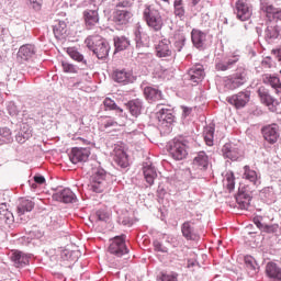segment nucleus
<instances>
[{
    "instance_id": "obj_1",
    "label": "nucleus",
    "mask_w": 281,
    "mask_h": 281,
    "mask_svg": "<svg viewBox=\"0 0 281 281\" xmlns=\"http://www.w3.org/2000/svg\"><path fill=\"white\" fill-rule=\"evenodd\" d=\"M85 44L99 60H106L109 58L111 46H109V42H106L102 36L90 35L86 38Z\"/></svg>"
},
{
    "instance_id": "obj_2",
    "label": "nucleus",
    "mask_w": 281,
    "mask_h": 281,
    "mask_svg": "<svg viewBox=\"0 0 281 281\" xmlns=\"http://www.w3.org/2000/svg\"><path fill=\"white\" fill-rule=\"evenodd\" d=\"M109 175L106 173V170H104L102 167H92L89 190L95 192L97 194L104 192V190H106V186H109V182L106 181Z\"/></svg>"
},
{
    "instance_id": "obj_3",
    "label": "nucleus",
    "mask_w": 281,
    "mask_h": 281,
    "mask_svg": "<svg viewBox=\"0 0 281 281\" xmlns=\"http://www.w3.org/2000/svg\"><path fill=\"white\" fill-rule=\"evenodd\" d=\"M143 21H145L146 25L153 30V32H161V29L164 27L161 12L150 4L145 5Z\"/></svg>"
},
{
    "instance_id": "obj_4",
    "label": "nucleus",
    "mask_w": 281,
    "mask_h": 281,
    "mask_svg": "<svg viewBox=\"0 0 281 281\" xmlns=\"http://www.w3.org/2000/svg\"><path fill=\"white\" fill-rule=\"evenodd\" d=\"M169 155L176 161H181L188 157V140L183 138H173L168 143Z\"/></svg>"
},
{
    "instance_id": "obj_5",
    "label": "nucleus",
    "mask_w": 281,
    "mask_h": 281,
    "mask_svg": "<svg viewBox=\"0 0 281 281\" xmlns=\"http://www.w3.org/2000/svg\"><path fill=\"white\" fill-rule=\"evenodd\" d=\"M109 252L116 258H122L128 254V247H126V235L115 236L111 239L109 246Z\"/></svg>"
},
{
    "instance_id": "obj_6",
    "label": "nucleus",
    "mask_w": 281,
    "mask_h": 281,
    "mask_svg": "<svg viewBox=\"0 0 281 281\" xmlns=\"http://www.w3.org/2000/svg\"><path fill=\"white\" fill-rule=\"evenodd\" d=\"M223 82L225 89L234 91V89H238V87H243V85L247 82V72L243 70L232 75L231 77H225Z\"/></svg>"
},
{
    "instance_id": "obj_7",
    "label": "nucleus",
    "mask_w": 281,
    "mask_h": 281,
    "mask_svg": "<svg viewBox=\"0 0 281 281\" xmlns=\"http://www.w3.org/2000/svg\"><path fill=\"white\" fill-rule=\"evenodd\" d=\"M234 12L239 21H249V19H251V14L254 13V9L251 8V4L247 2V0H237Z\"/></svg>"
},
{
    "instance_id": "obj_8",
    "label": "nucleus",
    "mask_w": 281,
    "mask_h": 281,
    "mask_svg": "<svg viewBox=\"0 0 281 281\" xmlns=\"http://www.w3.org/2000/svg\"><path fill=\"white\" fill-rule=\"evenodd\" d=\"M133 19V11L126 9H116L113 12V23L119 27H126Z\"/></svg>"
},
{
    "instance_id": "obj_9",
    "label": "nucleus",
    "mask_w": 281,
    "mask_h": 281,
    "mask_svg": "<svg viewBox=\"0 0 281 281\" xmlns=\"http://www.w3.org/2000/svg\"><path fill=\"white\" fill-rule=\"evenodd\" d=\"M261 133L268 144H277L280 139V126L276 123L263 126Z\"/></svg>"
},
{
    "instance_id": "obj_10",
    "label": "nucleus",
    "mask_w": 281,
    "mask_h": 281,
    "mask_svg": "<svg viewBox=\"0 0 281 281\" xmlns=\"http://www.w3.org/2000/svg\"><path fill=\"white\" fill-rule=\"evenodd\" d=\"M90 155H91V149L75 147L69 153V160L71 161V164H80L82 161H88Z\"/></svg>"
},
{
    "instance_id": "obj_11",
    "label": "nucleus",
    "mask_w": 281,
    "mask_h": 281,
    "mask_svg": "<svg viewBox=\"0 0 281 281\" xmlns=\"http://www.w3.org/2000/svg\"><path fill=\"white\" fill-rule=\"evenodd\" d=\"M251 99V92L249 91H241L237 94H233L232 97H228L227 102L229 104H233V106H236L237 109H244V106H247V103Z\"/></svg>"
},
{
    "instance_id": "obj_12",
    "label": "nucleus",
    "mask_w": 281,
    "mask_h": 281,
    "mask_svg": "<svg viewBox=\"0 0 281 281\" xmlns=\"http://www.w3.org/2000/svg\"><path fill=\"white\" fill-rule=\"evenodd\" d=\"M187 78L194 85H199L205 78V68L201 64H195L188 70Z\"/></svg>"
},
{
    "instance_id": "obj_13",
    "label": "nucleus",
    "mask_w": 281,
    "mask_h": 281,
    "mask_svg": "<svg viewBox=\"0 0 281 281\" xmlns=\"http://www.w3.org/2000/svg\"><path fill=\"white\" fill-rule=\"evenodd\" d=\"M112 78L114 82L119 85H131V82H135V77L133 76L132 71L126 69H116L112 74Z\"/></svg>"
},
{
    "instance_id": "obj_14",
    "label": "nucleus",
    "mask_w": 281,
    "mask_h": 281,
    "mask_svg": "<svg viewBox=\"0 0 281 281\" xmlns=\"http://www.w3.org/2000/svg\"><path fill=\"white\" fill-rule=\"evenodd\" d=\"M53 199L55 201H59L60 203H76V201H78L76 193H74V191H71L69 188L57 191L55 194H53Z\"/></svg>"
},
{
    "instance_id": "obj_15",
    "label": "nucleus",
    "mask_w": 281,
    "mask_h": 281,
    "mask_svg": "<svg viewBox=\"0 0 281 281\" xmlns=\"http://www.w3.org/2000/svg\"><path fill=\"white\" fill-rule=\"evenodd\" d=\"M83 21L87 30H93V27L100 23V14L98 13V10H85Z\"/></svg>"
},
{
    "instance_id": "obj_16",
    "label": "nucleus",
    "mask_w": 281,
    "mask_h": 281,
    "mask_svg": "<svg viewBox=\"0 0 281 281\" xmlns=\"http://www.w3.org/2000/svg\"><path fill=\"white\" fill-rule=\"evenodd\" d=\"M191 41L194 47L196 49H205V43L207 41V33L199 30V29H193L191 31Z\"/></svg>"
},
{
    "instance_id": "obj_17",
    "label": "nucleus",
    "mask_w": 281,
    "mask_h": 281,
    "mask_svg": "<svg viewBox=\"0 0 281 281\" xmlns=\"http://www.w3.org/2000/svg\"><path fill=\"white\" fill-rule=\"evenodd\" d=\"M222 155L231 161H238L240 158V149L233 143H226L222 148Z\"/></svg>"
},
{
    "instance_id": "obj_18",
    "label": "nucleus",
    "mask_w": 281,
    "mask_h": 281,
    "mask_svg": "<svg viewBox=\"0 0 281 281\" xmlns=\"http://www.w3.org/2000/svg\"><path fill=\"white\" fill-rule=\"evenodd\" d=\"M113 153L114 164H116V166H120V168H128V155H126L124 148H122V146H115Z\"/></svg>"
},
{
    "instance_id": "obj_19",
    "label": "nucleus",
    "mask_w": 281,
    "mask_h": 281,
    "mask_svg": "<svg viewBox=\"0 0 281 281\" xmlns=\"http://www.w3.org/2000/svg\"><path fill=\"white\" fill-rule=\"evenodd\" d=\"M134 41L136 43V49L142 52V49H146L148 47V35L142 32V25L137 24L134 31Z\"/></svg>"
},
{
    "instance_id": "obj_20",
    "label": "nucleus",
    "mask_w": 281,
    "mask_h": 281,
    "mask_svg": "<svg viewBox=\"0 0 281 281\" xmlns=\"http://www.w3.org/2000/svg\"><path fill=\"white\" fill-rule=\"evenodd\" d=\"M262 82H263V85H268L269 87H271V89H273V91H274V93H277V95H280V93H281L280 77H278L276 75H271V74H265V75H262Z\"/></svg>"
},
{
    "instance_id": "obj_21",
    "label": "nucleus",
    "mask_w": 281,
    "mask_h": 281,
    "mask_svg": "<svg viewBox=\"0 0 281 281\" xmlns=\"http://www.w3.org/2000/svg\"><path fill=\"white\" fill-rule=\"evenodd\" d=\"M133 117H139L144 111V101L140 99H133L125 104Z\"/></svg>"
},
{
    "instance_id": "obj_22",
    "label": "nucleus",
    "mask_w": 281,
    "mask_h": 281,
    "mask_svg": "<svg viewBox=\"0 0 281 281\" xmlns=\"http://www.w3.org/2000/svg\"><path fill=\"white\" fill-rule=\"evenodd\" d=\"M157 110L158 112L156 113V115L160 124H172V122H175V115L172 114V110L161 108V105H158Z\"/></svg>"
},
{
    "instance_id": "obj_23",
    "label": "nucleus",
    "mask_w": 281,
    "mask_h": 281,
    "mask_svg": "<svg viewBox=\"0 0 281 281\" xmlns=\"http://www.w3.org/2000/svg\"><path fill=\"white\" fill-rule=\"evenodd\" d=\"M10 258L14 267L21 268L30 265V256L23 251L15 250L11 254Z\"/></svg>"
},
{
    "instance_id": "obj_24",
    "label": "nucleus",
    "mask_w": 281,
    "mask_h": 281,
    "mask_svg": "<svg viewBox=\"0 0 281 281\" xmlns=\"http://www.w3.org/2000/svg\"><path fill=\"white\" fill-rule=\"evenodd\" d=\"M36 56V46L32 44L22 45L18 52V58L21 60H30Z\"/></svg>"
},
{
    "instance_id": "obj_25",
    "label": "nucleus",
    "mask_w": 281,
    "mask_h": 281,
    "mask_svg": "<svg viewBox=\"0 0 281 281\" xmlns=\"http://www.w3.org/2000/svg\"><path fill=\"white\" fill-rule=\"evenodd\" d=\"M170 40H161L156 46V54L158 58H169L172 56V49H170Z\"/></svg>"
},
{
    "instance_id": "obj_26",
    "label": "nucleus",
    "mask_w": 281,
    "mask_h": 281,
    "mask_svg": "<svg viewBox=\"0 0 281 281\" xmlns=\"http://www.w3.org/2000/svg\"><path fill=\"white\" fill-rule=\"evenodd\" d=\"M243 179L252 183V186H260V173H257L256 170L251 169L249 165L244 166Z\"/></svg>"
},
{
    "instance_id": "obj_27",
    "label": "nucleus",
    "mask_w": 281,
    "mask_h": 281,
    "mask_svg": "<svg viewBox=\"0 0 281 281\" xmlns=\"http://www.w3.org/2000/svg\"><path fill=\"white\" fill-rule=\"evenodd\" d=\"M144 95L148 102H159L164 98L161 90L150 86L144 88Z\"/></svg>"
},
{
    "instance_id": "obj_28",
    "label": "nucleus",
    "mask_w": 281,
    "mask_h": 281,
    "mask_svg": "<svg viewBox=\"0 0 281 281\" xmlns=\"http://www.w3.org/2000/svg\"><path fill=\"white\" fill-rule=\"evenodd\" d=\"M280 36V27L276 22L268 24L265 30V40L267 43H273Z\"/></svg>"
},
{
    "instance_id": "obj_29",
    "label": "nucleus",
    "mask_w": 281,
    "mask_h": 281,
    "mask_svg": "<svg viewBox=\"0 0 281 281\" xmlns=\"http://www.w3.org/2000/svg\"><path fill=\"white\" fill-rule=\"evenodd\" d=\"M181 233L187 240H199V234L194 231V226H192L190 221L181 225Z\"/></svg>"
},
{
    "instance_id": "obj_30",
    "label": "nucleus",
    "mask_w": 281,
    "mask_h": 281,
    "mask_svg": "<svg viewBox=\"0 0 281 281\" xmlns=\"http://www.w3.org/2000/svg\"><path fill=\"white\" fill-rule=\"evenodd\" d=\"M261 10L267 14L268 19H277V21H281L280 8H276L269 2H261Z\"/></svg>"
},
{
    "instance_id": "obj_31",
    "label": "nucleus",
    "mask_w": 281,
    "mask_h": 281,
    "mask_svg": "<svg viewBox=\"0 0 281 281\" xmlns=\"http://www.w3.org/2000/svg\"><path fill=\"white\" fill-rule=\"evenodd\" d=\"M53 33L57 41L67 38V23L60 20L55 21V24L53 25Z\"/></svg>"
},
{
    "instance_id": "obj_32",
    "label": "nucleus",
    "mask_w": 281,
    "mask_h": 281,
    "mask_svg": "<svg viewBox=\"0 0 281 281\" xmlns=\"http://www.w3.org/2000/svg\"><path fill=\"white\" fill-rule=\"evenodd\" d=\"M193 165L199 168V170H207L210 167V156L205 151H200L193 159Z\"/></svg>"
},
{
    "instance_id": "obj_33",
    "label": "nucleus",
    "mask_w": 281,
    "mask_h": 281,
    "mask_svg": "<svg viewBox=\"0 0 281 281\" xmlns=\"http://www.w3.org/2000/svg\"><path fill=\"white\" fill-rule=\"evenodd\" d=\"M143 173L145 177V181H147L149 186H153V183H155V179H157V170L155 169L153 164L146 162L145 165H143Z\"/></svg>"
},
{
    "instance_id": "obj_34",
    "label": "nucleus",
    "mask_w": 281,
    "mask_h": 281,
    "mask_svg": "<svg viewBox=\"0 0 281 281\" xmlns=\"http://www.w3.org/2000/svg\"><path fill=\"white\" fill-rule=\"evenodd\" d=\"M34 202L32 200L22 198L18 204V216H23L26 212H32L34 210Z\"/></svg>"
},
{
    "instance_id": "obj_35",
    "label": "nucleus",
    "mask_w": 281,
    "mask_h": 281,
    "mask_svg": "<svg viewBox=\"0 0 281 281\" xmlns=\"http://www.w3.org/2000/svg\"><path fill=\"white\" fill-rule=\"evenodd\" d=\"M236 201L240 210H249V205H251V194L248 192L239 191L236 196Z\"/></svg>"
},
{
    "instance_id": "obj_36",
    "label": "nucleus",
    "mask_w": 281,
    "mask_h": 281,
    "mask_svg": "<svg viewBox=\"0 0 281 281\" xmlns=\"http://www.w3.org/2000/svg\"><path fill=\"white\" fill-rule=\"evenodd\" d=\"M103 106H104V111H115L116 113H119L120 117H124V110L120 108L117 103L113 101V99L106 97L103 100Z\"/></svg>"
},
{
    "instance_id": "obj_37",
    "label": "nucleus",
    "mask_w": 281,
    "mask_h": 281,
    "mask_svg": "<svg viewBox=\"0 0 281 281\" xmlns=\"http://www.w3.org/2000/svg\"><path fill=\"white\" fill-rule=\"evenodd\" d=\"M258 95H259L261 102L263 104H266V106H273L276 99H273V97H271V94L269 93V90L267 88L260 87L258 89Z\"/></svg>"
},
{
    "instance_id": "obj_38",
    "label": "nucleus",
    "mask_w": 281,
    "mask_h": 281,
    "mask_svg": "<svg viewBox=\"0 0 281 281\" xmlns=\"http://www.w3.org/2000/svg\"><path fill=\"white\" fill-rule=\"evenodd\" d=\"M113 41L115 52H124V49H128V47H131V40L126 36H115Z\"/></svg>"
},
{
    "instance_id": "obj_39",
    "label": "nucleus",
    "mask_w": 281,
    "mask_h": 281,
    "mask_svg": "<svg viewBox=\"0 0 281 281\" xmlns=\"http://www.w3.org/2000/svg\"><path fill=\"white\" fill-rule=\"evenodd\" d=\"M214 131H215L214 123H211L204 127L203 137L206 146H214Z\"/></svg>"
},
{
    "instance_id": "obj_40",
    "label": "nucleus",
    "mask_w": 281,
    "mask_h": 281,
    "mask_svg": "<svg viewBox=\"0 0 281 281\" xmlns=\"http://www.w3.org/2000/svg\"><path fill=\"white\" fill-rule=\"evenodd\" d=\"M0 220L4 221L8 225H12V223H14V214L8 210L5 204L0 205Z\"/></svg>"
},
{
    "instance_id": "obj_41",
    "label": "nucleus",
    "mask_w": 281,
    "mask_h": 281,
    "mask_svg": "<svg viewBox=\"0 0 281 281\" xmlns=\"http://www.w3.org/2000/svg\"><path fill=\"white\" fill-rule=\"evenodd\" d=\"M186 47V35L176 33L173 36V52H181Z\"/></svg>"
},
{
    "instance_id": "obj_42",
    "label": "nucleus",
    "mask_w": 281,
    "mask_h": 281,
    "mask_svg": "<svg viewBox=\"0 0 281 281\" xmlns=\"http://www.w3.org/2000/svg\"><path fill=\"white\" fill-rule=\"evenodd\" d=\"M260 196L266 201V203H273L276 201V193L273 192V187H266L260 191Z\"/></svg>"
},
{
    "instance_id": "obj_43",
    "label": "nucleus",
    "mask_w": 281,
    "mask_h": 281,
    "mask_svg": "<svg viewBox=\"0 0 281 281\" xmlns=\"http://www.w3.org/2000/svg\"><path fill=\"white\" fill-rule=\"evenodd\" d=\"M223 183L228 192H234V189L236 188V178L232 171L226 172Z\"/></svg>"
},
{
    "instance_id": "obj_44",
    "label": "nucleus",
    "mask_w": 281,
    "mask_h": 281,
    "mask_svg": "<svg viewBox=\"0 0 281 281\" xmlns=\"http://www.w3.org/2000/svg\"><path fill=\"white\" fill-rule=\"evenodd\" d=\"M67 54L72 58V60H76L77 63H81L82 65H87V59H85V56L78 52L75 47H68Z\"/></svg>"
},
{
    "instance_id": "obj_45",
    "label": "nucleus",
    "mask_w": 281,
    "mask_h": 281,
    "mask_svg": "<svg viewBox=\"0 0 281 281\" xmlns=\"http://www.w3.org/2000/svg\"><path fill=\"white\" fill-rule=\"evenodd\" d=\"M12 131L9 127H0V142L3 144H12Z\"/></svg>"
},
{
    "instance_id": "obj_46",
    "label": "nucleus",
    "mask_w": 281,
    "mask_h": 281,
    "mask_svg": "<svg viewBox=\"0 0 281 281\" xmlns=\"http://www.w3.org/2000/svg\"><path fill=\"white\" fill-rule=\"evenodd\" d=\"M61 67L65 74H78V66L70 64L69 61H63Z\"/></svg>"
},
{
    "instance_id": "obj_47",
    "label": "nucleus",
    "mask_w": 281,
    "mask_h": 281,
    "mask_svg": "<svg viewBox=\"0 0 281 281\" xmlns=\"http://www.w3.org/2000/svg\"><path fill=\"white\" fill-rule=\"evenodd\" d=\"M245 265L249 271H255L258 269V262H256V259L251 256H246L245 257Z\"/></svg>"
},
{
    "instance_id": "obj_48",
    "label": "nucleus",
    "mask_w": 281,
    "mask_h": 281,
    "mask_svg": "<svg viewBox=\"0 0 281 281\" xmlns=\"http://www.w3.org/2000/svg\"><path fill=\"white\" fill-rule=\"evenodd\" d=\"M7 111L9 115H11V117H16V115H19L20 113L19 106H16V103H14V101H10L7 103Z\"/></svg>"
},
{
    "instance_id": "obj_49",
    "label": "nucleus",
    "mask_w": 281,
    "mask_h": 281,
    "mask_svg": "<svg viewBox=\"0 0 281 281\" xmlns=\"http://www.w3.org/2000/svg\"><path fill=\"white\" fill-rule=\"evenodd\" d=\"M133 8V0H119L116 10H131Z\"/></svg>"
},
{
    "instance_id": "obj_50",
    "label": "nucleus",
    "mask_w": 281,
    "mask_h": 281,
    "mask_svg": "<svg viewBox=\"0 0 281 281\" xmlns=\"http://www.w3.org/2000/svg\"><path fill=\"white\" fill-rule=\"evenodd\" d=\"M27 5L38 12L43 8V0H27Z\"/></svg>"
},
{
    "instance_id": "obj_51",
    "label": "nucleus",
    "mask_w": 281,
    "mask_h": 281,
    "mask_svg": "<svg viewBox=\"0 0 281 281\" xmlns=\"http://www.w3.org/2000/svg\"><path fill=\"white\" fill-rule=\"evenodd\" d=\"M116 126H124V123H119L115 121V119L109 117L104 123H103V128H115Z\"/></svg>"
},
{
    "instance_id": "obj_52",
    "label": "nucleus",
    "mask_w": 281,
    "mask_h": 281,
    "mask_svg": "<svg viewBox=\"0 0 281 281\" xmlns=\"http://www.w3.org/2000/svg\"><path fill=\"white\" fill-rule=\"evenodd\" d=\"M70 5H77V8H87L91 5V0H70Z\"/></svg>"
},
{
    "instance_id": "obj_53",
    "label": "nucleus",
    "mask_w": 281,
    "mask_h": 281,
    "mask_svg": "<svg viewBox=\"0 0 281 281\" xmlns=\"http://www.w3.org/2000/svg\"><path fill=\"white\" fill-rule=\"evenodd\" d=\"M155 251H160V254H168V248L164 246L159 240H154L153 243Z\"/></svg>"
},
{
    "instance_id": "obj_54",
    "label": "nucleus",
    "mask_w": 281,
    "mask_h": 281,
    "mask_svg": "<svg viewBox=\"0 0 281 281\" xmlns=\"http://www.w3.org/2000/svg\"><path fill=\"white\" fill-rule=\"evenodd\" d=\"M173 10L175 15L179 19H183V16H186V7L183 4L179 7H173Z\"/></svg>"
},
{
    "instance_id": "obj_55",
    "label": "nucleus",
    "mask_w": 281,
    "mask_h": 281,
    "mask_svg": "<svg viewBox=\"0 0 281 281\" xmlns=\"http://www.w3.org/2000/svg\"><path fill=\"white\" fill-rule=\"evenodd\" d=\"M261 232H266V234H276L278 232V225H267L265 224L261 228Z\"/></svg>"
},
{
    "instance_id": "obj_56",
    "label": "nucleus",
    "mask_w": 281,
    "mask_h": 281,
    "mask_svg": "<svg viewBox=\"0 0 281 281\" xmlns=\"http://www.w3.org/2000/svg\"><path fill=\"white\" fill-rule=\"evenodd\" d=\"M20 133H23L24 137L26 139H30V137H32V127H29V125L23 124V126L21 127Z\"/></svg>"
},
{
    "instance_id": "obj_57",
    "label": "nucleus",
    "mask_w": 281,
    "mask_h": 281,
    "mask_svg": "<svg viewBox=\"0 0 281 281\" xmlns=\"http://www.w3.org/2000/svg\"><path fill=\"white\" fill-rule=\"evenodd\" d=\"M95 216H97L98 221H103V222L109 221V213H106L102 210L97 211Z\"/></svg>"
},
{
    "instance_id": "obj_58",
    "label": "nucleus",
    "mask_w": 281,
    "mask_h": 281,
    "mask_svg": "<svg viewBox=\"0 0 281 281\" xmlns=\"http://www.w3.org/2000/svg\"><path fill=\"white\" fill-rule=\"evenodd\" d=\"M215 68L217 71H227V69H231L227 61H220L215 65Z\"/></svg>"
},
{
    "instance_id": "obj_59",
    "label": "nucleus",
    "mask_w": 281,
    "mask_h": 281,
    "mask_svg": "<svg viewBox=\"0 0 281 281\" xmlns=\"http://www.w3.org/2000/svg\"><path fill=\"white\" fill-rule=\"evenodd\" d=\"M27 138L25 137V135L22 133V132H19L16 135H15V140L18 142V144H25V140Z\"/></svg>"
},
{
    "instance_id": "obj_60",
    "label": "nucleus",
    "mask_w": 281,
    "mask_h": 281,
    "mask_svg": "<svg viewBox=\"0 0 281 281\" xmlns=\"http://www.w3.org/2000/svg\"><path fill=\"white\" fill-rule=\"evenodd\" d=\"M238 61V56H233V57H231V58H228L227 60H226V64L228 65V67H234V65H236V63Z\"/></svg>"
},
{
    "instance_id": "obj_61",
    "label": "nucleus",
    "mask_w": 281,
    "mask_h": 281,
    "mask_svg": "<svg viewBox=\"0 0 281 281\" xmlns=\"http://www.w3.org/2000/svg\"><path fill=\"white\" fill-rule=\"evenodd\" d=\"M161 281H178L177 278L172 274H162Z\"/></svg>"
},
{
    "instance_id": "obj_62",
    "label": "nucleus",
    "mask_w": 281,
    "mask_h": 281,
    "mask_svg": "<svg viewBox=\"0 0 281 281\" xmlns=\"http://www.w3.org/2000/svg\"><path fill=\"white\" fill-rule=\"evenodd\" d=\"M34 181L38 186H43V183H45V177H43V176H34Z\"/></svg>"
},
{
    "instance_id": "obj_63",
    "label": "nucleus",
    "mask_w": 281,
    "mask_h": 281,
    "mask_svg": "<svg viewBox=\"0 0 281 281\" xmlns=\"http://www.w3.org/2000/svg\"><path fill=\"white\" fill-rule=\"evenodd\" d=\"M181 109H182V115L184 117H188V115H190V113H192V108H188V106L182 105Z\"/></svg>"
},
{
    "instance_id": "obj_64",
    "label": "nucleus",
    "mask_w": 281,
    "mask_h": 281,
    "mask_svg": "<svg viewBox=\"0 0 281 281\" xmlns=\"http://www.w3.org/2000/svg\"><path fill=\"white\" fill-rule=\"evenodd\" d=\"M122 225H124L125 227H131L133 225V220H131L130 217H124L122 220Z\"/></svg>"
}]
</instances>
